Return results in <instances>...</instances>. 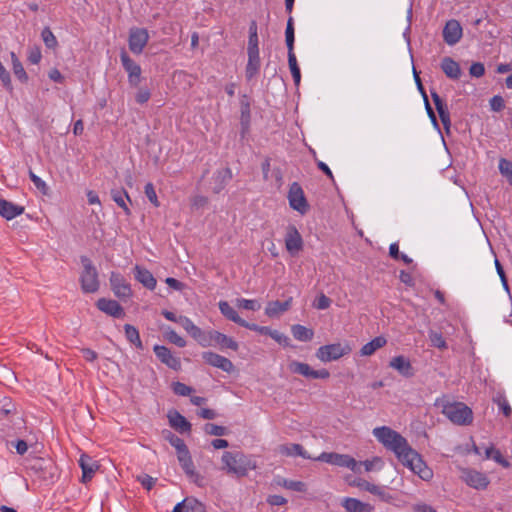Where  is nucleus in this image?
<instances>
[{
	"label": "nucleus",
	"instance_id": "obj_1",
	"mask_svg": "<svg viewBox=\"0 0 512 512\" xmlns=\"http://www.w3.org/2000/svg\"><path fill=\"white\" fill-rule=\"evenodd\" d=\"M221 469L237 478L245 477L249 471L256 469V462L240 451H225L221 457Z\"/></svg>",
	"mask_w": 512,
	"mask_h": 512
},
{
	"label": "nucleus",
	"instance_id": "obj_2",
	"mask_svg": "<svg viewBox=\"0 0 512 512\" xmlns=\"http://www.w3.org/2000/svg\"><path fill=\"white\" fill-rule=\"evenodd\" d=\"M372 434L377 441L382 444L386 450L392 452L396 458L411 447L405 437L388 426L376 427L373 429Z\"/></svg>",
	"mask_w": 512,
	"mask_h": 512
},
{
	"label": "nucleus",
	"instance_id": "obj_3",
	"mask_svg": "<svg viewBox=\"0 0 512 512\" xmlns=\"http://www.w3.org/2000/svg\"><path fill=\"white\" fill-rule=\"evenodd\" d=\"M397 460L423 481L433 478V470L426 464L422 456L412 447L397 457Z\"/></svg>",
	"mask_w": 512,
	"mask_h": 512
},
{
	"label": "nucleus",
	"instance_id": "obj_4",
	"mask_svg": "<svg viewBox=\"0 0 512 512\" xmlns=\"http://www.w3.org/2000/svg\"><path fill=\"white\" fill-rule=\"evenodd\" d=\"M442 413L454 424L469 425L473 421L472 410L461 402L446 403Z\"/></svg>",
	"mask_w": 512,
	"mask_h": 512
},
{
	"label": "nucleus",
	"instance_id": "obj_5",
	"mask_svg": "<svg viewBox=\"0 0 512 512\" xmlns=\"http://www.w3.org/2000/svg\"><path fill=\"white\" fill-rule=\"evenodd\" d=\"M352 348L347 341L320 346L316 351V357L324 363L336 361L350 354Z\"/></svg>",
	"mask_w": 512,
	"mask_h": 512
},
{
	"label": "nucleus",
	"instance_id": "obj_6",
	"mask_svg": "<svg viewBox=\"0 0 512 512\" xmlns=\"http://www.w3.org/2000/svg\"><path fill=\"white\" fill-rule=\"evenodd\" d=\"M314 461L325 462L334 466L348 468L354 473H360V464L348 454H339L335 452H322L314 457Z\"/></svg>",
	"mask_w": 512,
	"mask_h": 512
},
{
	"label": "nucleus",
	"instance_id": "obj_7",
	"mask_svg": "<svg viewBox=\"0 0 512 512\" xmlns=\"http://www.w3.org/2000/svg\"><path fill=\"white\" fill-rule=\"evenodd\" d=\"M83 271L80 275L81 289L85 293H94L99 289L98 272L92 261L86 257H81Z\"/></svg>",
	"mask_w": 512,
	"mask_h": 512
},
{
	"label": "nucleus",
	"instance_id": "obj_8",
	"mask_svg": "<svg viewBox=\"0 0 512 512\" xmlns=\"http://www.w3.org/2000/svg\"><path fill=\"white\" fill-rule=\"evenodd\" d=\"M459 470L461 480L470 488L485 490L490 484V479L484 472L474 468H460Z\"/></svg>",
	"mask_w": 512,
	"mask_h": 512
},
{
	"label": "nucleus",
	"instance_id": "obj_9",
	"mask_svg": "<svg viewBox=\"0 0 512 512\" xmlns=\"http://www.w3.org/2000/svg\"><path fill=\"white\" fill-rule=\"evenodd\" d=\"M287 198L289 205L293 210L297 211L301 215L308 212L309 204L299 183L293 182L290 185Z\"/></svg>",
	"mask_w": 512,
	"mask_h": 512
},
{
	"label": "nucleus",
	"instance_id": "obj_10",
	"mask_svg": "<svg viewBox=\"0 0 512 512\" xmlns=\"http://www.w3.org/2000/svg\"><path fill=\"white\" fill-rule=\"evenodd\" d=\"M288 367L292 373L302 375L306 378L327 379L330 376L329 371L325 368L314 370L307 363L299 361L290 362Z\"/></svg>",
	"mask_w": 512,
	"mask_h": 512
},
{
	"label": "nucleus",
	"instance_id": "obj_11",
	"mask_svg": "<svg viewBox=\"0 0 512 512\" xmlns=\"http://www.w3.org/2000/svg\"><path fill=\"white\" fill-rule=\"evenodd\" d=\"M149 41V34L145 28H131L129 31V49L134 54H141Z\"/></svg>",
	"mask_w": 512,
	"mask_h": 512
},
{
	"label": "nucleus",
	"instance_id": "obj_12",
	"mask_svg": "<svg viewBox=\"0 0 512 512\" xmlns=\"http://www.w3.org/2000/svg\"><path fill=\"white\" fill-rule=\"evenodd\" d=\"M443 39L449 46L456 45L462 38L463 29L458 20H448L443 28Z\"/></svg>",
	"mask_w": 512,
	"mask_h": 512
},
{
	"label": "nucleus",
	"instance_id": "obj_13",
	"mask_svg": "<svg viewBox=\"0 0 512 512\" xmlns=\"http://www.w3.org/2000/svg\"><path fill=\"white\" fill-rule=\"evenodd\" d=\"M110 284L114 294L120 299H128L132 296L130 284L117 272L110 275Z\"/></svg>",
	"mask_w": 512,
	"mask_h": 512
},
{
	"label": "nucleus",
	"instance_id": "obj_14",
	"mask_svg": "<svg viewBox=\"0 0 512 512\" xmlns=\"http://www.w3.org/2000/svg\"><path fill=\"white\" fill-rule=\"evenodd\" d=\"M285 247L290 255H297L303 248V239L298 229L290 225L285 235Z\"/></svg>",
	"mask_w": 512,
	"mask_h": 512
},
{
	"label": "nucleus",
	"instance_id": "obj_15",
	"mask_svg": "<svg viewBox=\"0 0 512 512\" xmlns=\"http://www.w3.org/2000/svg\"><path fill=\"white\" fill-rule=\"evenodd\" d=\"M123 68L128 74V81L132 86H137L141 79V67L133 61L126 52L120 54Z\"/></svg>",
	"mask_w": 512,
	"mask_h": 512
},
{
	"label": "nucleus",
	"instance_id": "obj_16",
	"mask_svg": "<svg viewBox=\"0 0 512 512\" xmlns=\"http://www.w3.org/2000/svg\"><path fill=\"white\" fill-rule=\"evenodd\" d=\"M203 360L212 367L221 369L224 372L231 373L234 369L233 363L226 357L212 351L202 353Z\"/></svg>",
	"mask_w": 512,
	"mask_h": 512
},
{
	"label": "nucleus",
	"instance_id": "obj_17",
	"mask_svg": "<svg viewBox=\"0 0 512 512\" xmlns=\"http://www.w3.org/2000/svg\"><path fill=\"white\" fill-rule=\"evenodd\" d=\"M389 367L405 378L413 377L415 374L411 361L403 355L393 357L389 362Z\"/></svg>",
	"mask_w": 512,
	"mask_h": 512
},
{
	"label": "nucleus",
	"instance_id": "obj_18",
	"mask_svg": "<svg viewBox=\"0 0 512 512\" xmlns=\"http://www.w3.org/2000/svg\"><path fill=\"white\" fill-rule=\"evenodd\" d=\"M153 351L157 358L173 370H179L181 367L180 359L175 357L170 349L163 345H155Z\"/></svg>",
	"mask_w": 512,
	"mask_h": 512
},
{
	"label": "nucleus",
	"instance_id": "obj_19",
	"mask_svg": "<svg viewBox=\"0 0 512 512\" xmlns=\"http://www.w3.org/2000/svg\"><path fill=\"white\" fill-rule=\"evenodd\" d=\"M79 466L82 470V482L87 483L90 481L96 471L99 469V465L96 460L87 454H81L79 458Z\"/></svg>",
	"mask_w": 512,
	"mask_h": 512
},
{
	"label": "nucleus",
	"instance_id": "obj_20",
	"mask_svg": "<svg viewBox=\"0 0 512 512\" xmlns=\"http://www.w3.org/2000/svg\"><path fill=\"white\" fill-rule=\"evenodd\" d=\"M97 307L102 312L115 318H122L125 315L122 306L115 300L100 298L97 301Z\"/></svg>",
	"mask_w": 512,
	"mask_h": 512
},
{
	"label": "nucleus",
	"instance_id": "obj_21",
	"mask_svg": "<svg viewBox=\"0 0 512 512\" xmlns=\"http://www.w3.org/2000/svg\"><path fill=\"white\" fill-rule=\"evenodd\" d=\"M24 207L0 198V215L6 220H12L23 214Z\"/></svg>",
	"mask_w": 512,
	"mask_h": 512
},
{
	"label": "nucleus",
	"instance_id": "obj_22",
	"mask_svg": "<svg viewBox=\"0 0 512 512\" xmlns=\"http://www.w3.org/2000/svg\"><path fill=\"white\" fill-rule=\"evenodd\" d=\"M134 272L135 279L138 282H140L144 287H146L149 290H154L156 288L157 281L149 270L139 265H136L134 268Z\"/></svg>",
	"mask_w": 512,
	"mask_h": 512
},
{
	"label": "nucleus",
	"instance_id": "obj_23",
	"mask_svg": "<svg viewBox=\"0 0 512 512\" xmlns=\"http://www.w3.org/2000/svg\"><path fill=\"white\" fill-rule=\"evenodd\" d=\"M167 417L170 426L180 433L189 432L191 430V424L178 411H169Z\"/></svg>",
	"mask_w": 512,
	"mask_h": 512
},
{
	"label": "nucleus",
	"instance_id": "obj_24",
	"mask_svg": "<svg viewBox=\"0 0 512 512\" xmlns=\"http://www.w3.org/2000/svg\"><path fill=\"white\" fill-rule=\"evenodd\" d=\"M248 61L245 68V76L248 81L256 77L260 70V53L259 52H247Z\"/></svg>",
	"mask_w": 512,
	"mask_h": 512
},
{
	"label": "nucleus",
	"instance_id": "obj_25",
	"mask_svg": "<svg viewBox=\"0 0 512 512\" xmlns=\"http://www.w3.org/2000/svg\"><path fill=\"white\" fill-rule=\"evenodd\" d=\"M441 69L444 74L452 80H458L461 76L460 65L451 57H444L442 59Z\"/></svg>",
	"mask_w": 512,
	"mask_h": 512
},
{
	"label": "nucleus",
	"instance_id": "obj_26",
	"mask_svg": "<svg viewBox=\"0 0 512 512\" xmlns=\"http://www.w3.org/2000/svg\"><path fill=\"white\" fill-rule=\"evenodd\" d=\"M341 504L347 512H372L373 510L370 504L351 497L343 498Z\"/></svg>",
	"mask_w": 512,
	"mask_h": 512
},
{
	"label": "nucleus",
	"instance_id": "obj_27",
	"mask_svg": "<svg viewBox=\"0 0 512 512\" xmlns=\"http://www.w3.org/2000/svg\"><path fill=\"white\" fill-rule=\"evenodd\" d=\"M431 97L441 119V122L448 129L450 126V114L447 109V105L443 102V100L436 91H431Z\"/></svg>",
	"mask_w": 512,
	"mask_h": 512
},
{
	"label": "nucleus",
	"instance_id": "obj_28",
	"mask_svg": "<svg viewBox=\"0 0 512 512\" xmlns=\"http://www.w3.org/2000/svg\"><path fill=\"white\" fill-rule=\"evenodd\" d=\"M279 452L285 456H292V457L300 456L304 459L314 460V458L311 457L300 444L293 443V444L281 445L279 447Z\"/></svg>",
	"mask_w": 512,
	"mask_h": 512
},
{
	"label": "nucleus",
	"instance_id": "obj_29",
	"mask_svg": "<svg viewBox=\"0 0 512 512\" xmlns=\"http://www.w3.org/2000/svg\"><path fill=\"white\" fill-rule=\"evenodd\" d=\"M386 343H387V339L384 336H377L361 347L360 355L365 356V357L371 356L378 349L384 347L386 345Z\"/></svg>",
	"mask_w": 512,
	"mask_h": 512
},
{
	"label": "nucleus",
	"instance_id": "obj_30",
	"mask_svg": "<svg viewBox=\"0 0 512 512\" xmlns=\"http://www.w3.org/2000/svg\"><path fill=\"white\" fill-rule=\"evenodd\" d=\"M111 197L113 201L123 209L124 213L129 216L131 214V210L128 207L126 201H131L128 193L124 189H112Z\"/></svg>",
	"mask_w": 512,
	"mask_h": 512
},
{
	"label": "nucleus",
	"instance_id": "obj_31",
	"mask_svg": "<svg viewBox=\"0 0 512 512\" xmlns=\"http://www.w3.org/2000/svg\"><path fill=\"white\" fill-rule=\"evenodd\" d=\"M219 310L223 316H225L228 320L233 321L234 323L242 326V323H244V319H242L237 311L230 306V304L227 301H220L218 303Z\"/></svg>",
	"mask_w": 512,
	"mask_h": 512
},
{
	"label": "nucleus",
	"instance_id": "obj_32",
	"mask_svg": "<svg viewBox=\"0 0 512 512\" xmlns=\"http://www.w3.org/2000/svg\"><path fill=\"white\" fill-rule=\"evenodd\" d=\"M177 459L179 461L180 466L189 477L192 478L197 475L188 449L183 451L182 453H179L177 455Z\"/></svg>",
	"mask_w": 512,
	"mask_h": 512
},
{
	"label": "nucleus",
	"instance_id": "obj_33",
	"mask_svg": "<svg viewBox=\"0 0 512 512\" xmlns=\"http://www.w3.org/2000/svg\"><path fill=\"white\" fill-rule=\"evenodd\" d=\"M213 335L215 345H218L221 348H228L234 351L238 350L239 345L233 338L218 331H214Z\"/></svg>",
	"mask_w": 512,
	"mask_h": 512
},
{
	"label": "nucleus",
	"instance_id": "obj_34",
	"mask_svg": "<svg viewBox=\"0 0 512 512\" xmlns=\"http://www.w3.org/2000/svg\"><path fill=\"white\" fill-rule=\"evenodd\" d=\"M291 332H292L293 337L296 340L301 341V342L310 341L314 336V332L312 329L307 328L300 324L293 325L291 327Z\"/></svg>",
	"mask_w": 512,
	"mask_h": 512
},
{
	"label": "nucleus",
	"instance_id": "obj_35",
	"mask_svg": "<svg viewBox=\"0 0 512 512\" xmlns=\"http://www.w3.org/2000/svg\"><path fill=\"white\" fill-rule=\"evenodd\" d=\"M290 301L291 300L284 301V302H280V301L269 302L265 309L266 315L269 317H275V316L285 312L290 307Z\"/></svg>",
	"mask_w": 512,
	"mask_h": 512
},
{
	"label": "nucleus",
	"instance_id": "obj_36",
	"mask_svg": "<svg viewBox=\"0 0 512 512\" xmlns=\"http://www.w3.org/2000/svg\"><path fill=\"white\" fill-rule=\"evenodd\" d=\"M124 332L126 339L133 344L137 349L142 350L143 349V343L140 338L139 331L136 327L130 324L124 325Z\"/></svg>",
	"mask_w": 512,
	"mask_h": 512
},
{
	"label": "nucleus",
	"instance_id": "obj_37",
	"mask_svg": "<svg viewBox=\"0 0 512 512\" xmlns=\"http://www.w3.org/2000/svg\"><path fill=\"white\" fill-rule=\"evenodd\" d=\"M356 486L361 490L367 491L381 498H384L385 495H388V493L383 487L370 483L366 480H359L358 482H356Z\"/></svg>",
	"mask_w": 512,
	"mask_h": 512
},
{
	"label": "nucleus",
	"instance_id": "obj_38",
	"mask_svg": "<svg viewBox=\"0 0 512 512\" xmlns=\"http://www.w3.org/2000/svg\"><path fill=\"white\" fill-rule=\"evenodd\" d=\"M493 403H495L499 410L503 413V415L506 417V418H509L511 417L512 415V408L509 404V401L507 400L506 396L501 393V392H498L494 397H493Z\"/></svg>",
	"mask_w": 512,
	"mask_h": 512
},
{
	"label": "nucleus",
	"instance_id": "obj_39",
	"mask_svg": "<svg viewBox=\"0 0 512 512\" xmlns=\"http://www.w3.org/2000/svg\"><path fill=\"white\" fill-rule=\"evenodd\" d=\"M214 331L215 330H210L205 332L199 328V334H195L192 338L195 339L200 346L209 347L214 345Z\"/></svg>",
	"mask_w": 512,
	"mask_h": 512
},
{
	"label": "nucleus",
	"instance_id": "obj_40",
	"mask_svg": "<svg viewBox=\"0 0 512 512\" xmlns=\"http://www.w3.org/2000/svg\"><path fill=\"white\" fill-rule=\"evenodd\" d=\"M360 467L363 466L366 472L380 471L384 467V461L381 457L375 456L363 462H358Z\"/></svg>",
	"mask_w": 512,
	"mask_h": 512
},
{
	"label": "nucleus",
	"instance_id": "obj_41",
	"mask_svg": "<svg viewBox=\"0 0 512 512\" xmlns=\"http://www.w3.org/2000/svg\"><path fill=\"white\" fill-rule=\"evenodd\" d=\"M288 64H289V68H290L294 83L296 86H298L301 81V73H300V68L297 64V59H296L295 53H288Z\"/></svg>",
	"mask_w": 512,
	"mask_h": 512
},
{
	"label": "nucleus",
	"instance_id": "obj_42",
	"mask_svg": "<svg viewBox=\"0 0 512 512\" xmlns=\"http://www.w3.org/2000/svg\"><path fill=\"white\" fill-rule=\"evenodd\" d=\"M184 502V512H204L205 507L194 497H187L183 500Z\"/></svg>",
	"mask_w": 512,
	"mask_h": 512
},
{
	"label": "nucleus",
	"instance_id": "obj_43",
	"mask_svg": "<svg viewBox=\"0 0 512 512\" xmlns=\"http://www.w3.org/2000/svg\"><path fill=\"white\" fill-rule=\"evenodd\" d=\"M10 56H11L13 72H14L15 76L21 81H26L27 74L25 72L23 65L19 61L18 57L16 56V54L14 52H11Z\"/></svg>",
	"mask_w": 512,
	"mask_h": 512
},
{
	"label": "nucleus",
	"instance_id": "obj_44",
	"mask_svg": "<svg viewBox=\"0 0 512 512\" xmlns=\"http://www.w3.org/2000/svg\"><path fill=\"white\" fill-rule=\"evenodd\" d=\"M499 172L506 178L508 183L512 186V162L501 158L498 163Z\"/></svg>",
	"mask_w": 512,
	"mask_h": 512
},
{
	"label": "nucleus",
	"instance_id": "obj_45",
	"mask_svg": "<svg viewBox=\"0 0 512 512\" xmlns=\"http://www.w3.org/2000/svg\"><path fill=\"white\" fill-rule=\"evenodd\" d=\"M236 306L245 310L258 311L261 308V303L256 299L238 298Z\"/></svg>",
	"mask_w": 512,
	"mask_h": 512
},
{
	"label": "nucleus",
	"instance_id": "obj_46",
	"mask_svg": "<svg viewBox=\"0 0 512 512\" xmlns=\"http://www.w3.org/2000/svg\"><path fill=\"white\" fill-rule=\"evenodd\" d=\"M178 323L191 337H193L195 334H199V327L196 326L190 318L186 316H179Z\"/></svg>",
	"mask_w": 512,
	"mask_h": 512
},
{
	"label": "nucleus",
	"instance_id": "obj_47",
	"mask_svg": "<svg viewBox=\"0 0 512 512\" xmlns=\"http://www.w3.org/2000/svg\"><path fill=\"white\" fill-rule=\"evenodd\" d=\"M285 38H286V46L288 49V53H294V27L292 18H289L287 21V26L285 30Z\"/></svg>",
	"mask_w": 512,
	"mask_h": 512
},
{
	"label": "nucleus",
	"instance_id": "obj_48",
	"mask_svg": "<svg viewBox=\"0 0 512 512\" xmlns=\"http://www.w3.org/2000/svg\"><path fill=\"white\" fill-rule=\"evenodd\" d=\"M165 337L166 339L173 343L174 345L180 347V348H183L186 346V341L185 339L180 336L179 334H177L173 329H166L165 330Z\"/></svg>",
	"mask_w": 512,
	"mask_h": 512
},
{
	"label": "nucleus",
	"instance_id": "obj_49",
	"mask_svg": "<svg viewBox=\"0 0 512 512\" xmlns=\"http://www.w3.org/2000/svg\"><path fill=\"white\" fill-rule=\"evenodd\" d=\"M41 37L48 48H55L57 46V39L50 28L45 27L41 32Z\"/></svg>",
	"mask_w": 512,
	"mask_h": 512
},
{
	"label": "nucleus",
	"instance_id": "obj_50",
	"mask_svg": "<svg viewBox=\"0 0 512 512\" xmlns=\"http://www.w3.org/2000/svg\"><path fill=\"white\" fill-rule=\"evenodd\" d=\"M204 431L209 435L223 436L227 434V429L224 426H220L213 423H207L204 426Z\"/></svg>",
	"mask_w": 512,
	"mask_h": 512
},
{
	"label": "nucleus",
	"instance_id": "obj_51",
	"mask_svg": "<svg viewBox=\"0 0 512 512\" xmlns=\"http://www.w3.org/2000/svg\"><path fill=\"white\" fill-rule=\"evenodd\" d=\"M32 469H35V470H44L45 469L48 471L49 479L52 480L54 478L53 471H54L55 467L51 463L46 462L43 459L36 460V462L32 466Z\"/></svg>",
	"mask_w": 512,
	"mask_h": 512
},
{
	"label": "nucleus",
	"instance_id": "obj_52",
	"mask_svg": "<svg viewBox=\"0 0 512 512\" xmlns=\"http://www.w3.org/2000/svg\"><path fill=\"white\" fill-rule=\"evenodd\" d=\"M429 339L431 341L432 346L437 347L439 349L446 348V341L443 338L441 333L430 331L429 332Z\"/></svg>",
	"mask_w": 512,
	"mask_h": 512
},
{
	"label": "nucleus",
	"instance_id": "obj_53",
	"mask_svg": "<svg viewBox=\"0 0 512 512\" xmlns=\"http://www.w3.org/2000/svg\"><path fill=\"white\" fill-rule=\"evenodd\" d=\"M284 488L297 491V492H304L305 491V484L301 481H294V480H283L281 484Z\"/></svg>",
	"mask_w": 512,
	"mask_h": 512
},
{
	"label": "nucleus",
	"instance_id": "obj_54",
	"mask_svg": "<svg viewBox=\"0 0 512 512\" xmlns=\"http://www.w3.org/2000/svg\"><path fill=\"white\" fill-rule=\"evenodd\" d=\"M30 180L33 182L35 187L41 191L43 194H47L48 186L44 180H42L39 176H37L32 171L29 172Z\"/></svg>",
	"mask_w": 512,
	"mask_h": 512
},
{
	"label": "nucleus",
	"instance_id": "obj_55",
	"mask_svg": "<svg viewBox=\"0 0 512 512\" xmlns=\"http://www.w3.org/2000/svg\"><path fill=\"white\" fill-rule=\"evenodd\" d=\"M173 392L179 396H189L192 388L181 382H174L172 384Z\"/></svg>",
	"mask_w": 512,
	"mask_h": 512
},
{
	"label": "nucleus",
	"instance_id": "obj_56",
	"mask_svg": "<svg viewBox=\"0 0 512 512\" xmlns=\"http://www.w3.org/2000/svg\"><path fill=\"white\" fill-rule=\"evenodd\" d=\"M170 435L169 443L176 449L177 455L188 449L185 442L181 438L171 433Z\"/></svg>",
	"mask_w": 512,
	"mask_h": 512
},
{
	"label": "nucleus",
	"instance_id": "obj_57",
	"mask_svg": "<svg viewBox=\"0 0 512 512\" xmlns=\"http://www.w3.org/2000/svg\"><path fill=\"white\" fill-rule=\"evenodd\" d=\"M137 481L141 483V485L146 489V490H151L153 488V486L155 485L156 483V478H153L151 477L150 475L148 474H141V475H138L137 476Z\"/></svg>",
	"mask_w": 512,
	"mask_h": 512
},
{
	"label": "nucleus",
	"instance_id": "obj_58",
	"mask_svg": "<svg viewBox=\"0 0 512 512\" xmlns=\"http://www.w3.org/2000/svg\"><path fill=\"white\" fill-rule=\"evenodd\" d=\"M145 195L155 207L159 206L158 197L152 183H147L145 185Z\"/></svg>",
	"mask_w": 512,
	"mask_h": 512
},
{
	"label": "nucleus",
	"instance_id": "obj_59",
	"mask_svg": "<svg viewBox=\"0 0 512 512\" xmlns=\"http://www.w3.org/2000/svg\"><path fill=\"white\" fill-rule=\"evenodd\" d=\"M268 335L272 339H274L277 343H279L280 345H283V346L289 345V338L285 334L279 332L278 330L271 329L270 333Z\"/></svg>",
	"mask_w": 512,
	"mask_h": 512
},
{
	"label": "nucleus",
	"instance_id": "obj_60",
	"mask_svg": "<svg viewBox=\"0 0 512 512\" xmlns=\"http://www.w3.org/2000/svg\"><path fill=\"white\" fill-rule=\"evenodd\" d=\"M469 73L472 77L480 78L485 74V67L480 62H475L470 66Z\"/></svg>",
	"mask_w": 512,
	"mask_h": 512
},
{
	"label": "nucleus",
	"instance_id": "obj_61",
	"mask_svg": "<svg viewBox=\"0 0 512 512\" xmlns=\"http://www.w3.org/2000/svg\"><path fill=\"white\" fill-rule=\"evenodd\" d=\"M242 327H245L247 329H250V330L256 331L260 334H265V335H268L271 330V328H269L267 326H259L257 324L249 323L247 321H244V323H242Z\"/></svg>",
	"mask_w": 512,
	"mask_h": 512
},
{
	"label": "nucleus",
	"instance_id": "obj_62",
	"mask_svg": "<svg viewBox=\"0 0 512 512\" xmlns=\"http://www.w3.org/2000/svg\"><path fill=\"white\" fill-rule=\"evenodd\" d=\"M314 305L317 309L324 310L331 305V300L325 294H320L317 297Z\"/></svg>",
	"mask_w": 512,
	"mask_h": 512
},
{
	"label": "nucleus",
	"instance_id": "obj_63",
	"mask_svg": "<svg viewBox=\"0 0 512 512\" xmlns=\"http://www.w3.org/2000/svg\"><path fill=\"white\" fill-rule=\"evenodd\" d=\"M151 93L147 88H141L135 95V100L139 104H144L150 99Z\"/></svg>",
	"mask_w": 512,
	"mask_h": 512
},
{
	"label": "nucleus",
	"instance_id": "obj_64",
	"mask_svg": "<svg viewBox=\"0 0 512 512\" xmlns=\"http://www.w3.org/2000/svg\"><path fill=\"white\" fill-rule=\"evenodd\" d=\"M491 459H493L496 463L500 464L504 468L510 467V462L502 456L498 449L494 448Z\"/></svg>",
	"mask_w": 512,
	"mask_h": 512
}]
</instances>
